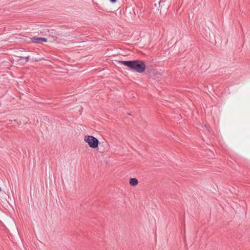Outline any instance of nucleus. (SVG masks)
Returning a JSON list of instances; mask_svg holds the SVG:
<instances>
[{
    "label": "nucleus",
    "mask_w": 250,
    "mask_h": 250,
    "mask_svg": "<svg viewBox=\"0 0 250 250\" xmlns=\"http://www.w3.org/2000/svg\"><path fill=\"white\" fill-rule=\"evenodd\" d=\"M42 60V59L39 58H33L32 59V61H35V62H39V61H41Z\"/></svg>",
    "instance_id": "nucleus-7"
},
{
    "label": "nucleus",
    "mask_w": 250,
    "mask_h": 250,
    "mask_svg": "<svg viewBox=\"0 0 250 250\" xmlns=\"http://www.w3.org/2000/svg\"><path fill=\"white\" fill-rule=\"evenodd\" d=\"M165 2V0H160L159 2V7L161 6V4L163 3V2Z\"/></svg>",
    "instance_id": "nucleus-8"
},
{
    "label": "nucleus",
    "mask_w": 250,
    "mask_h": 250,
    "mask_svg": "<svg viewBox=\"0 0 250 250\" xmlns=\"http://www.w3.org/2000/svg\"><path fill=\"white\" fill-rule=\"evenodd\" d=\"M129 184L132 186H135L138 184V180L135 178H131L129 181Z\"/></svg>",
    "instance_id": "nucleus-5"
},
{
    "label": "nucleus",
    "mask_w": 250,
    "mask_h": 250,
    "mask_svg": "<svg viewBox=\"0 0 250 250\" xmlns=\"http://www.w3.org/2000/svg\"><path fill=\"white\" fill-rule=\"evenodd\" d=\"M132 10L133 11V14H132L131 17H134L135 16V13L134 11V9H132Z\"/></svg>",
    "instance_id": "nucleus-9"
},
{
    "label": "nucleus",
    "mask_w": 250,
    "mask_h": 250,
    "mask_svg": "<svg viewBox=\"0 0 250 250\" xmlns=\"http://www.w3.org/2000/svg\"><path fill=\"white\" fill-rule=\"evenodd\" d=\"M118 62L127 67L132 71L139 73L144 72L146 69V65L142 60L118 61Z\"/></svg>",
    "instance_id": "nucleus-1"
},
{
    "label": "nucleus",
    "mask_w": 250,
    "mask_h": 250,
    "mask_svg": "<svg viewBox=\"0 0 250 250\" xmlns=\"http://www.w3.org/2000/svg\"><path fill=\"white\" fill-rule=\"evenodd\" d=\"M111 3H115L117 1V0H109Z\"/></svg>",
    "instance_id": "nucleus-10"
},
{
    "label": "nucleus",
    "mask_w": 250,
    "mask_h": 250,
    "mask_svg": "<svg viewBox=\"0 0 250 250\" xmlns=\"http://www.w3.org/2000/svg\"><path fill=\"white\" fill-rule=\"evenodd\" d=\"M1 191V188L0 187V191Z\"/></svg>",
    "instance_id": "nucleus-11"
},
{
    "label": "nucleus",
    "mask_w": 250,
    "mask_h": 250,
    "mask_svg": "<svg viewBox=\"0 0 250 250\" xmlns=\"http://www.w3.org/2000/svg\"><path fill=\"white\" fill-rule=\"evenodd\" d=\"M127 9H126V10H125V12L126 13V12H127Z\"/></svg>",
    "instance_id": "nucleus-12"
},
{
    "label": "nucleus",
    "mask_w": 250,
    "mask_h": 250,
    "mask_svg": "<svg viewBox=\"0 0 250 250\" xmlns=\"http://www.w3.org/2000/svg\"><path fill=\"white\" fill-rule=\"evenodd\" d=\"M31 41L33 43H40L42 42H47V39L45 38H42V37H33L31 38Z\"/></svg>",
    "instance_id": "nucleus-4"
},
{
    "label": "nucleus",
    "mask_w": 250,
    "mask_h": 250,
    "mask_svg": "<svg viewBox=\"0 0 250 250\" xmlns=\"http://www.w3.org/2000/svg\"><path fill=\"white\" fill-rule=\"evenodd\" d=\"M84 141L88 144L90 147L93 149L97 148L99 144L98 139L91 135L85 136Z\"/></svg>",
    "instance_id": "nucleus-2"
},
{
    "label": "nucleus",
    "mask_w": 250,
    "mask_h": 250,
    "mask_svg": "<svg viewBox=\"0 0 250 250\" xmlns=\"http://www.w3.org/2000/svg\"><path fill=\"white\" fill-rule=\"evenodd\" d=\"M150 77L157 81H160L162 78V75L160 72L155 69H153L150 73Z\"/></svg>",
    "instance_id": "nucleus-3"
},
{
    "label": "nucleus",
    "mask_w": 250,
    "mask_h": 250,
    "mask_svg": "<svg viewBox=\"0 0 250 250\" xmlns=\"http://www.w3.org/2000/svg\"><path fill=\"white\" fill-rule=\"evenodd\" d=\"M29 56H25V57H20V60H24V63L27 62L29 61Z\"/></svg>",
    "instance_id": "nucleus-6"
}]
</instances>
